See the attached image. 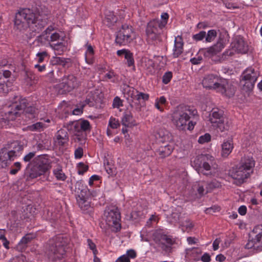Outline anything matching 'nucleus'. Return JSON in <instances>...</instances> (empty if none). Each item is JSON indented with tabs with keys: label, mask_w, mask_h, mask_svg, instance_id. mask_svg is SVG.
Listing matches in <instances>:
<instances>
[{
	"label": "nucleus",
	"mask_w": 262,
	"mask_h": 262,
	"mask_svg": "<svg viewBox=\"0 0 262 262\" xmlns=\"http://www.w3.org/2000/svg\"><path fill=\"white\" fill-rule=\"evenodd\" d=\"M47 24L46 16L34 13L30 9H23L15 15V27L21 30L30 28L33 31L39 32Z\"/></svg>",
	"instance_id": "nucleus-1"
},
{
	"label": "nucleus",
	"mask_w": 262,
	"mask_h": 262,
	"mask_svg": "<svg viewBox=\"0 0 262 262\" xmlns=\"http://www.w3.org/2000/svg\"><path fill=\"white\" fill-rule=\"evenodd\" d=\"M197 111L190 106L180 105L171 114V122L179 130L193 129L195 123L190 121V116H195Z\"/></svg>",
	"instance_id": "nucleus-2"
},
{
	"label": "nucleus",
	"mask_w": 262,
	"mask_h": 262,
	"mask_svg": "<svg viewBox=\"0 0 262 262\" xmlns=\"http://www.w3.org/2000/svg\"><path fill=\"white\" fill-rule=\"evenodd\" d=\"M202 84L206 89L215 90L228 97L233 96L235 93L234 88L229 84L226 79L213 74L206 76L202 80Z\"/></svg>",
	"instance_id": "nucleus-3"
},
{
	"label": "nucleus",
	"mask_w": 262,
	"mask_h": 262,
	"mask_svg": "<svg viewBox=\"0 0 262 262\" xmlns=\"http://www.w3.org/2000/svg\"><path fill=\"white\" fill-rule=\"evenodd\" d=\"M200 174L212 177L216 172L217 165L212 156L206 154L196 157L192 162Z\"/></svg>",
	"instance_id": "nucleus-4"
},
{
	"label": "nucleus",
	"mask_w": 262,
	"mask_h": 262,
	"mask_svg": "<svg viewBox=\"0 0 262 262\" xmlns=\"http://www.w3.org/2000/svg\"><path fill=\"white\" fill-rule=\"evenodd\" d=\"M152 238L155 244V248L165 254L172 252L174 245L177 244L176 238L167 235L162 230H155L152 235Z\"/></svg>",
	"instance_id": "nucleus-5"
},
{
	"label": "nucleus",
	"mask_w": 262,
	"mask_h": 262,
	"mask_svg": "<svg viewBox=\"0 0 262 262\" xmlns=\"http://www.w3.org/2000/svg\"><path fill=\"white\" fill-rule=\"evenodd\" d=\"M27 100L25 98L19 100V103L16 100L12 105L11 110L8 112V119L14 120L21 114L28 116L29 118L35 117L36 109L32 106H28Z\"/></svg>",
	"instance_id": "nucleus-6"
},
{
	"label": "nucleus",
	"mask_w": 262,
	"mask_h": 262,
	"mask_svg": "<svg viewBox=\"0 0 262 262\" xmlns=\"http://www.w3.org/2000/svg\"><path fill=\"white\" fill-rule=\"evenodd\" d=\"M166 25V22H161L159 19L150 20L147 25L146 34L147 41L153 45H157L162 41L161 34Z\"/></svg>",
	"instance_id": "nucleus-7"
},
{
	"label": "nucleus",
	"mask_w": 262,
	"mask_h": 262,
	"mask_svg": "<svg viewBox=\"0 0 262 262\" xmlns=\"http://www.w3.org/2000/svg\"><path fill=\"white\" fill-rule=\"evenodd\" d=\"M31 167L29 178L35 179L43 174L50 168L49 160L44 156H39L28 164Z\"/></svg>",
	"instance_id": "nucleus-8"
},
{
	"label": "nucleus",
	"mask_w": 262,
	"mask_h": 262,
	"mask_svg": "<svg viewBox=\"0 0 262 262\" xmlns=\"http://www.w3.org/2000/svg\"><path fill=\"white\" fill-rule=\"evenodd\" d=\"M104 219L112 230L117 232L121 229V216L118 208L115 206H107L104 212Z\"/></svg>",
	"instance_id": "nucleus-9"
},
{
	"label": "nucleus",
	"mask_w": 262,
	"mask_h": 262,
	"mask_svg": "<svg viewBox=\"0 0 262 262\" xmlns=\"http://www.w3.org/2000/svg\"><path fill=\"white\" fill-rule=\"evenodd\" d=\"M65 246L62 243V237L58 236L50 241L47 250L49 258L52 261H56L63 257L65 254Z\"/></svg>",
	"instance_id": "nucleus-10"
},
{
	"label": "nucleus",
	"mask_w": 262,
	"mask_h": 262,
	"mask_svg": "<svg viewBox=\"0 0 262 262\" xmlns=\"http://www.w3.org/2000/svg\"><path fill=\"white\" fill-rule=\"evenodd\" d=\"M209 120L212 125L223 132L228 130L231 126V121L227 118L221 110H213L209 115Z\"/></svg>",
	"instance_id": "nucleus-11"
},
{
	"label": "nucleus",
	"mask_w": 262,
	"mask_h": 262,
	"mask_svg": "<svg viewBox=\"0 0 262 262\" xmlns=\"http://www.w3.org/2000/svg\"><path fill=\"white\" fill-rule=\"evenodd\" d=\"M259 76V73L252 68L247 69L243 73L240 81L242 90L246 92L251 91Z\"/></svg>",
	"instance_id": "nucleus-12"
},
{
	"label": "nucleus",
	"mask_w": 262,
	"mask_h": 262,
	"mask_svg": "<svg viewBox=\"0 0 262 262\" xmlns=\"http://www.w3.org/2000/svg\"><path fill=\"white\" fill-rule=\"evenodd\" d=\"M134 31L131 26L127 24L122 25L120 29L116 33L115 42L117 44L125 46L133 40Z\"/></svg>",
	"instance_id": "nucleus-13"
},
{
	"label": "nucleus",
	"mask_w": 262,
	"mask_h": 262,
	"mask_svg": "<svg viewBox=\"0 0 262 262\" xmlns=\"http://www.w3.org/2000/svg\"><path fill=\"white\" fill-rule=\"evenodd\" d=\"M253 232L256 234L254 238L248 241L245 245V248L262 251V225L255 227L253 229Z\"/></svg>",
	"instance_id": "nucleus-14"
},
{
	"label": "nucleus",
	"mask_w": 262,
	"mask_h": 262,
	"mask_svg": "<svg viewBox=\"0 0 262 262\" xmlns=\"http://www.w3.org/2000/svg\"><path fill=\"white\" fill-rule=\"evenodd\" d=\"M80 81L74 75H69L64 76L59 84L60 88L65 91L71 92L73 89L78 87Z\"/></svg>",
	"instance_id": "nucleus-15"
},
{
	"label": "nucleus",
	"mask_w": 262,
	"mask_h": 262,
	"mask_svg": "<svg viewBox=\"0 0 262 262\" xmlns=\"http://www.w3.org/2000/svg\"><path fill=\"white\" fill-rule=\"evenodd\" d=\"M224 47V39L220 37L215 44L209 48L200 50V52L202 53L205 57H210L220 53Z\"/></svg>",
	"instance_id": "nucleus-16"
},
{
	"label": "nucleus",
	"mask_w": 262,
	"mask_h": 262,
	"mask_svg": "<svg viewBox=\"0 0 262 262\" xmlns=\"http://www.w3.org/2000/svg\"><path fill=\"white\" fill-rule=\"evenodd\" d=\"M229 176L235 180L234 182L236 185H239L243 183L244 180L250 175V173L246 171L244 169L242 168L241 166L233 167L232 169L229 171Z\"/></svg>",
	"instance_id": "nucleus-17"
},
{
	"label": "nucleus",
	"mask_w": 262,
	"mask_h": 262,
	"mask_svg": "<svg viewBox=\"0 0 262 262\" xmlns=\"http://www.w3.org/2000/svg\"><path fill=\"white\" fill-rule=\"evenodd\" d=\"M69 137L66 129H60L58 130L55 135L54 142L57 145L63 147L68 145Z\"/></svg>",
	"instance_id": "nucleus-18"
},
{
	"label": "nucleus",
	"mask_w": 262,
	"mask_h": 262,
	"mask_svg": "<svg viewBox=\"0 0 262 262\" xmlns=\"http://www.w3.org/2000/svg\"><path fill=\"white\" fill-rule=\"evenodd\" d=\"M5 146L14 158L19 156L24 149V146L20 141H14L5 145Z\"/></svg>",
	"instance_id": "nucleus-19"
},
{
	"label": "nucleus",
	"mask_w": 262,
	"mask_h": 262,
	"mask_svg": "<svg viewBox=\"0 0 262 262\" xmlns=\"http://www.w3.org/2000/svg\"><path fill=\"white\" fill-rule=\"evenodd\" d=\"M14 158L10 154L8 150L5 146L3 147L0 150V168L6 167L9 164V162L13 161Z\"/></svg>",
	"instance_id": "nucleus-20"
},
{
	"label": "nucleus",
	"mask_w": 262,
	"mask_h": 262,
	"mask_svg": "<svg viewBox=\"0 0 262 262\" xmlns=\"http://www.w3.org/2000/svg\"><path fill=\"white\" fill-rule=\"evenodd\" d=\"M72 130L75 131L83 132L86 133V132H90L91 129V126L90 123L88 120H81L78 121H75L72 122Z\"/></svg>",
	"instance_id": "nucleus-21"
},
{
	"label": "nucleus",
	"mask_w": 262,
	"mask_h": 262,
	"mask_svg": "<svg viewBox=\"0 0 262 262\" xmlns=\"http://www.w3.org/2000/svg\"><path fill=\"white\" fill-rule=\"evenodd\" d=\"M233 49L237 52L244 54L247 52L248 46L242 37L236 38L231 43Z\"/></svg>",
	"instance_id": "nucleus-22"
},
{
	"label": "nucleus",
	"mask_w": 262,
	"mask_h": 262,
	"mask_svg": "<svg viewBox=\"0 0 262 262\" xmlns=\"http://www.w3.org/2000/svg\"><path fill=\"white\" fill-rule=\"evenodd\" d=\"M82 193L83 191H82L80 194L78 195L77 197V201L79 207L82 210L85 212H89L91 211L92 210L90 203L87 198L83 195Z\"/></svg>",
	"instance_id": "nucleus-23"
},
{
	"label": "nucleus",
	"mask_w": 262,
	"mask_h": 262,
	"mask_svg": "<svg viewBox=\"0 0 262 262\" xmlns=\"http://www.w3.org/2000/svg\"><path fill=\"white\" fill-rule=\"evenodd\" d=\"M173 148V143L171 142L161 145L157 152L161 158H163L169 156L172 152Z\"/></svg>",
	"instance_id": "nucleus-24"
},
{
	"label": "nucleus",
	"mask_w": 262,
	"mask_h": 262,
	"mask_svg": "<svg viewBox=\"0 0 262 262\" xmlns=\"http://www.w3.org/2000/svg\"><path fill=\"white\" fill-rule=\"evenodd\" d=\"M156 138L159 142L163 144L171 142L172 137L171 134L166 130L160 129L156 135Z\"/></svg>",
	"instance_id": "nucleus-25"
},
{
	"label": "nucleus",
	"mask_w": 262,
	"mask_h": 262,
	"mask_svg": "<svg viewBox=\"0 0 262 262\" xmlns=\"http://www.w3.org/2000/svg\"><path fill=\"white\" fill-rule=\"evenodd\" d=\"M183 45L184 43L181 37L178 36L177 37L175 38L172 53L174 58L178 57L183 53Z\"/></svg>",
	"instance_id": "nucleus-26"
},
{
	"label": "nucleus",
	"mask_w": 262,
	"mask_h": 262,
	"mask_svg": "<svg viewBox=\"0 0 262 262\" xmlns=\"http://www.w3.org/2000/svg\"><path fill=\"white\" fill-rule=\"evenodd\" d=\"M127 87L129 89V92L130 91V90L132 89V93L130 94V97L134 99L135 100L140 102L142 101L141 102L143 103L149 100V95L148 94L144 93L136 90V95H135L134 89L132 88H130L129 86H127Z\"/></svg>",
	"instance_id": "nucleus-27"
},
{
	"label": "nucleus",
	"mask_w": 262,
	"mask_h": 262,
	"mask_svg": "<svg viewBox=\"0 0 262 262\" xmlns=\"http://www.w3.org/2000/svg\"><path fill=\"white\" fill-rule=\"evenodd\" d=\"M117 54L119 56H124V58L127 61V64L128 67L134 65L133 54L129 50L125 49L119 50L117 51Z\"/></svg>",
	"instance_id": "nucleus-28"
},
{
	"label": "nucleus",
	"mask_w": 262,
	"mask_h": 262,
	"mask_svg": "<svg viewBox=\"0 0 262 262\" xmlns=\"http://www.w3.org/2000/svg\"><path fill=\"white\" fill-rule=\"evenodd\" d=\"M254 165L255 161L252 157H245L242 159L239 166L248 171L253 168Z\"/></svg>",
	"instance_id": "nucleus-29"
},
{
	"label": "nucleus",
	"mask_w": 262,
	"mask_h": 262,
	"mask_svg": "<svg viewBox=\"0 0 262 262\" xmlns=\"http://www.w3.org/2000/svg\"><path fill=\"white\" fill-rule=\"evenodd\" d=\"M121 122L126 127H131L135 125V121L130 112H125L123 113Z\"/></svg>",
	"instance_id": "nucleus-30"
},
{
	"label": "nucleus",
	"mask_w": 262,
	"mask_h": 262,
	"mask_svg": "<svg viewBox=\"0 0 262 262\" xmlns=\"http://www.w3.org/2000/svg\"><path fill=\"white\" fill-rule=\"evenodd\" d=\"M233 144L231 141L224 142L222 145V156L227 157L233 149Z\"/></svg>",
	"instance_id": "nucleus-31"
},
{
	"label": "nucleus",
	"mask_w": 262,
	"mask_h": 262,
	"mask_svg": "<svg viewBox=\"0 0 262 262\" xmlns=\"http://www.w3.org/2000/svg\"><path fill=\"white\" fill-rule=\"evenodd\" d=\"M72 130L75 137V141L79 143L81 145H84L86 142V134L83 133V132Z\"/></svg>",
	"instance_id": "nucleus-32"
},
{
	"label": "nucleus",
	"mask_w": 262,
	"mask_h": 262,
	"mask_svg": "<svg viewBox=\"0 0 262 262\" xmlns=\"http://www.w3.org/2000/svg\"><path fill=\"white\" fill-rule=\"evenodd\" d=\"M50 46L54 50L56 55H62L67 50L65 45L62 42L51 43Z\"/></svg>",
	"instance_id": "nucleus-33"
},
{
	"label": "nucleus",
	"mask_w": 262,
	"mask_h": 262,
	"mask_svg": "<svg viewBox=\"0 0 262 262\" xmlns=\"http://www.w3.org/2000/svg\"><path fill=\"white\" fill-rule=\"evenodd\" d=\"M117 18L114 14L113 12L108 11L105 14V18L104 19V23L109 27L113 26L117 22Z\"/></svg>",
	"instance_id": "nucleus-34"
},
{
	"label": "nucleus",
	"mask_w": 262,
	"mask_h": 262,
	"mask_svg": "<svg viewBox=\"0 0 262 262\" xmlns=\"http://www.w3.org/2000/svg\"><path fill=\"white\" fill-rule=\"evenodd\" d=\"M53 172L54 176L57 180L64 181L67 178L66 176L62 171V167L60 165H57L54 168Z\"/></svg>",
	"instance_id": "nucleus-35"
},
{
	"label": "nucleus",
	"mask_w": 262,
	"mask_h": 262,
	"mask_svg": "<svg viewBox=\"0 0 262 262\" xmlns=\"http://www.w3.org/2000/svg\"><path fill=\"white\" fill-rule=\"evenodd\" d=\"M221 182L216 180H213L207 184V192H210L214 189L221 188Z\"/></svg>",
	"instance_id": "nucleus-36"
},
{
	"label": "nucleus",
	"mask_w": 262,
	"mask_h": 262,
	"mask_svg": "<svg viewBox=\"0 0 262 262\" xmlns=\"http://www.w3.org/2000/svg\"><path fill=\"white\" fill-rule=\"evenodd\" d=\"M193 189L197 191L200 196L208 193L207 192V188H206V189L204 188V185L203 184V182H197L194 184L193 185Z\"/></svg>",
	"instance_id": "nucleus-37"
},
{
	"label": "nucleus",
	"mask_w": 262,
	"mask_h": 262,
	"mask_svg": "<svg viewBox=\"0 0 262 262\" xmlns=\"http://www.w3.org/2000/svg\"><path fill=\"white\" fill-rule=\"evenodd\" d=\"M217 36V32L215 30H209L205 36V41L207 42L213 41Z\"/></svg>",
	"instance_id": "nucleus-38"
},
{
	"label": "nucleus",
	"mask_w": 262,
	"mask_h": 262,
	"mask_svg": "<svg viewBox=\"0 0 262 262\" xmlns=\"http://www.w3.org/2000/svg\"><path fill=\"white\" fill-rule=\"evenodd\" d=\"M34 238L35 235L33 234H27L22 238L19 242V244L25 245Z\"/></svg>",
	"instance_id": "nucleus-39"
},
{
	"label": "nucleus",
	"mask_w": 262,
	"mask_h": 262,
	"mask_svg": "<svg viewBox=\"0 0 262 262\" xmlns=\"http://www.w3.org/2000/svg\"><path fill=\"white\" fill-rule=\"evenodd\" d=\"M25 79L28 82H31L36 80V77L34 73L31 71H26L25 72Z\"/></svg>",
	"instance_id": "nucleus-40"
},
{
	"label": "nucleus",
	"mask_w": 262,
	"mask_h": 262,
	"mask_svg": "<svg viewBox=\"0 0 262 262\" xmlns=\"http://www.w3.org/2000/svg\"><path fill=\"white\" fill-rule=\"evenodd\" d=\"M180 209V208H178V210L172 212L171 214V222L176 223L179 221L181 216Z\"/></svg>",
	"instance_id": "nucleus-41"
},
{
	"label": "nucleus",
	"mask_w": 262,
	"mask_h": 262,
	"mask_svg": "<svg viewBox=\"0 0 262 262\" xmlns=\"http://www.w3.org/2000/svg\"><path fill=\"white\" fill-rule=\"evenodd\" d=\"M206 33L205 31H202L199 33L194 34L192 36V39L196 41H201L205 38Z\"/></svg>",
	"instance_id": "nucleus-42"
},
{
	"label": "nucleus",
	"mask_w": 262,
	"mask_h": 262,
	"mask_svg": "<svg viewBox=\"0 0 262 262\" xmlns=\"http://www.w3.org/2000/svg\"><path fill=\"white\" fill-rule=\"evenodd\" d=\"M172 77V74L171 72H166L162 77V82L166 84L168 83L171 80Z\"/></svg>",
	"instance_id": "nucleus-43"
},
{
	"label": "nucleus",
	"mask_w": 262,
	"mask_h": 262,
	"mask_svg": "<svg viewBox=\"0 0 262 262\" xmlns=\"http://www.w3.org/2000/svg\"><path fill=\"white\" fill-rule=\"evenodd\" d=\"M122 106H123V101L119 97H115L113 102V107L119 108Z\"/></svg>",
	"instance_id": "nucleus-44"
},
{
	"label": "nucleus",
	"mask_w": 262,
	"mask_h": 262,
	"mask_svg": "<svg viewBox=\"0 0 262 262\" xmlns=\"http://www.w3.org/2000/svg\"><path fill=\"white\" fill-rule=\"evenodd\" d=\"M36 56L37 57L38 62L41 63L43 61L46 57L48 56V54L46 51H42L41 52H38L36 54Z\"/></svg>",
	"instance_id": "nucleus-45"
},
{
	"label": "nucleus",
	"mask_w": 262,
	"mask_h": 262,
	"mask_svg": "<svg viewBox=\"0 0 262 262\" xmlns=\"http://www.w3.org/2000/svg\"><path fill=\"white\" fill-rule=\"evenodd\" d=\"M211 139V136L209 134H205L203 136L199 137L198 142L200 144H203L206 142H209Z\"/></svg>",
	"instance_id": "nucleus-46"
},
{
	"label": "nucleus",
	"mask_w": 262,
	"mask_h": 262,
	"mask_svg": "<svg viewBox=\"0 0 262 262\" xmlns=\"http://www.w3.org/2000/svg\"><path fill=\"white\" fill-rule=\"evenodd\" d=\"M120 124L118 120L113 117H111L109 121V126L113 128H117L119 126Z\"/></svg>",
	"instance_id": "nucleus-47"
},
{
	"label": "nucleus",
	"mask_w": 262,
	"mask_h": 262,
	"mask_svg": "<svg viewBox=\"0 0 262 262\" xmlns=\"http://www.w3.org/2000/svg\"><path fill=\"white\" fill-rule=\"evenodd\" d=\"M182 227L185 228L186 230H190L193 227V225L189 220H186L181 224Z\"/></svg>",
	"instance_id": "nucleus-48"
},
{
	"label": "nucleus",
	"mask_w": 262,
	"mask_h": 262,
	"mask_svg": "<svg viewBox=\"0 0 262 262\" xmlns=\"http://www.w3.org/2000/svg\"><path fill=\"white\" fill-rule=\"evenodd\" d=\"M13 166L15 168H12L10 171V173L11 174H15L18 171V170L20 169L21 164L20 163L17 162L14 163Z\"/></svg>",
	"instance_id": "nucleus-49"
},
{
	"label": "nucleus",
	"mask_w": 262,
	"mask_h": 262,
	"mask_svg": "<svg viewBox=\"0 0 262 262\" xmlns=\"http://www.w3.org/2000/svg\"><path fill=\"white\" fill-rule=\"evenodd\" d=\"M141 103L142 102H141L140 101L133 102V103L132 104H130V105L131 107L135 109V110L136 112H139L141 111V107L142 106L141 105Z\"/></svg>",
	"instance_id": "nucleus-50"
},
{
	"label": "nucleus",
	"mask_w": 262,
	"mask_h": 262,
	"mask_svg": "<svg viewBox=\"0 0 262 262\" xmlns=\"http://www.w3.org/2000/svg\"><path fill=\"white\" fill-rule=\"evenodd\" d=\"M72 65V61L70 58H63L60 66H62L64 68H68Z\"/></svg>",
	"instance_id": "nucleus-51"
},
{
	"label": "nucleus",
	"mask_w": 262,
	"mask_h": 262,
	"mask_svg": "<svg viewBox=\"0 0 262 262\" xmlns=\"http://www.w3.org/2000/svg\"><path fill=\"white\" fill-rule=\"evenodd\" d=\"M75 157L76 159H80L83 156V150L81 147H79L75 151Z\"/></svg>",
	"instance_id": "nucleus-52"
},
{
	"label": "nucleus",
	"mask_w": 262,
	"mask_h": 262,
	"mask_svg": "<svg viewBox=\"0 0 262 262\" xmlns=\"http://www.w3.org/2000/svg\"><path fill=\"white\" fill-rule=\"evenodd\" d=\"M9 91L7 84L5 82L0 81V93H7Z\"/></svg>",
	"instance_id": "nucleus-53"
},
{
	"label": "nucleus",
	"mask_w": 262,
	"mask_h": 262,
	"mask_svg": "<svg viewBox=\"0 0 262 262\" xmlns=\"http://www.w3.org/2000/svg\"><path fill=\"white\" fill-rule=\"evenodd\" d=\"M43 127V124L41 122H37L30 126V130H39Z\"/></svg>",
	"instance_id": "nucleus-54"
},
{
	"label": "nucleus",
	"mask_w": 262,
	"mask_h": 262,
	"mask_svg": "<svg viewBox=\"0 0 262 262\" xmlns=\"http://www.w3.org/2000/svg\"><path fill=\"white\" fill-rule=\"evenodd\" d=\"M87 243L89 248L93 251L94 254H95V252L97 251L95 244L91 239H88Z\"/></svg>",
	"instance_id": "nucleus-55"
},
{
	"label": "nucleus",
	"mask_w": 262,
	"mask_h": 262,
	"mask_svg": "<svg viewBox=\"0 0 262 262\" xmlns=\"http://www.w3.org/2000/svg\"><path fill=\"white\" fill-rule=\"evenodd\" d=\"M35 156V152H30L24 157V161L26 162H30V160Z\"/></svg>",
	"instance_id": "nucleus-56"
},
{
	"label": "nucleus",
	"mask_w": 262,
	"mask_h": 262,
	"mask_svg": "<svg viewBox=\"0 0 262 262\" xmlns=\"http://www.w3.org/2000/svg\"><path fill=\"white\" fill-rule=\"evenodd\" d=\"M125 255H126V256H127L129 259L130 258H135L137 256V253L134 250L130 249L127 251Z\"/></svg>",
	"instance_id": "nucleus-57"
},
{
	"label": "nucleus",
	"mask_w": 262,
	"mask_h": 262,
	"mask_svg": "<svg viewBox=\"0 0 262 262\" xmlns=\"http://www.w3.org/2000/svg\"><path fill=\"white\" fill-rule=\"evenodd\" d=\"M63 58V57H53L51 60V62L53 64L60 65Z\"/></svg>",
	"instance_id": "nucleus-58"
},
{
	"label": "nucleus",
	"mask_w": 262,
	"mask_h": 262,
	"mask_svg": "<svg viewBox=\"0 0 262 262\" xmlns=\"http://www.w3.org/2000/svg\"><path fill=\"white\" fill-rule=\"evenodd\" d=\"M202 59L203 58L201 56H198V57H193L190 59V61L193 64H198L201 62Z\"/></svg>",
	"instance_id": "nucleus-59"
},
{
	"label": "nucleus",
	"mask_w": 262,
	"mask_h": 262,
	"mask_svg": "<svg viewBox=\"0 0 262 262\" xmlns=\"http://www.w3.org/2000/svg\"><path fill=\"white\" fill-rule=\"evenodd\" d=\"M219 208L217 206H213L209 208H207L205 210V212L208 214H212L215 212L216 211H219Z\"/></svg>",
	"instance_id": "nucleus-60"
},
{
	"label": "nucleus",
	"mask_w": 262,
	"mask_h": 262,
	"mask_svg": "<svg viewBox=\"0 0 262 262\" xmlns=\"http://www.w3.org/2000/svg\"><path fill=\"white\" fill-rule=\"evenodd\" d=\"M60 37L59 33H53L51 34L50 36V41H55L57 40H59Z\"/></svg>",
	"instance_id": "nucleus-61"
},
{
	"label": "nucleus",
	"mask_w": 262,
	"mask_h": 262,
	"mask_svg": "<svg viewBox=\"0 0 262 262\" xmlns=\"http://www.w3.org/2000/svg\"><path fill=\"white\" fill-rule=\"evenodd\" d=\"M116 262H130V259L125 255L120 256Z\"/></svg>",
	"instance_id": "nucleus-62"
},
{
	"label": "nucleus",
	"mask_w": 262,
	"mask_h": 262,
	"mask_svg": "<svg viewBox=\"0 0 262 262\" xmlns=\"http://www.w3.org/2000/svg\"><path fill=\"white\" fill-rule=\"evenodd\" d=\"M238 212L241 215H245L247 212L246 207L244 205L240 206L238 209Z\"/></svg>",
	"instance_id": "nucleus-63"
},
{
	"label": "nucleus",
	"mask_w": 262,
	"mask_h": 262,
	"mask_svg": "<svg viewBox=\"0 0 262 262\" xmlns=\"http://www.w3.org/2000/svg\"><path fill=\"white\" fill-rule=\"evenodd\" d=\"M201 260L204 262H209L211 260L210 256L209 254L205 253L202 256Z\"/></svg>",
	"instance_id": "nucleus-64"
}]
</instances>
